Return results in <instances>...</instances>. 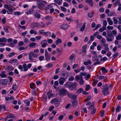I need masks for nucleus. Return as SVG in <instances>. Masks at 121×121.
Masks as SVG:
<instances>
[{
  "label": "nucleus",
  "mask_w": 121,
  "mask_h": 121,
  "mask_svg": "<svg viewBox=\"0 0 121 121\" xmlns=\"http://www.w3.org/2000/svg\"><path fill=\"white\" fill-rule=\"evenodd\" d=\"M56 50L58 53V54L57 55L56 57H58L59 56L61 55V53H60V51L59 48H57L56 49Z\"/></svg>",
  "instance_id": "nucleus-42"
},
{
  "label": "nucleus",
  "mask_w": 121,
  "mask_h": 121,
  "mask_svg": "<svg viewBox=\"0 0 121 121\" xmlns=\"http://www.w3.org/2000/svg\"><path fill=\"white\" fill-rule=\"evenodd\" d=\"M17 61L18 60L16 59H13L12 60H10L9 61V63L10 64L13 63L14 62H17Z\"/></svg>",
  "instance_id": "nucleus-45"
},
{
  "label": "nucleus",
  "mask_w": 121,
  "mask_h": 121,
  "mask_svg": "<svg viewBox=\"0 0 121 121\" xmlns=\"http://www.w3.org/2000/svg\"><path fill=\"white\" fill-rule=\"evenodd\" d=\"M7 40V39L4 37L3 38H0V42H4L5 43L6 42Z\"/></svg>",
  "instance_id": "nucleus-28"
},
{
  "label": "nucleus",
  "mask_w": 121,
  "mask_h": 121,
  "mask_svg": "<svg viewBox=\"0 0 121 121\" xmlns=\"http://www.w3.org/2000/svg\"><path fill=\"white\" fill-rule=\"evenodd\" d=\"M116 39L118 40H121V35L119 34L118 36L116 37Z\"/></svg>",
  "instance_id": "nucleus-46"
},
{
  "label": "nucleus",
  "mask_w": 121,
  "mask_h": 121,
  "mask_svg": "<svg viewBox=\"0 0 121 121\" xmlns=\"http://www.w3.org/2000/svg\"><path fill=\"white\" fill-rule=\"evenodd\" d=\"M72 82H66L65 84V86L67 88H69V89H71V87L70 86L72 85Z\"/></svg>",
  "instance_id": "nucleus-10"
},
{
  "label": "nucleus",
  "mask_w": 121,
  "mask_h": 121,
  "mask_svg": "<svg viewBox=\"0 0 121 121\" xmlns=\"http://www.w3.org/2000/svg\"><path fill=\"white\" fill-rule=\"evenodd\" d=\"M83 90V89L82 88H80L77 90V91L76 92V93L78 94L82 92Z\"/></svg>",
  "instance_id": "nucleus-20"
},
{
  "label": "nucleus",
  "mask_w": 121,
  "mask_h": 121,
  "mask_svg": "<svg viewBox=\"0 0 121 121\" xmlns=\"http://www.w3.org/2000/svg\"><path fill=\"white\" fill-rule=\"evenodd\" d=\"M93 12H90L88 14V17L90 18H92L93 16Z\"/></svg>",
  "instance_id": "nucleus-38"
},
{
  "label": "nucleus",
  "mask_w": 121,
  "mask_h": 121,
  "mask_svg": "<svg viewBox=\"0 0 121 121\" xmlns=\"http://www.w3.org/2000/svg\"><path fill=\"white\" fill-rule=\"evenodd\" d=\"M91 87L89 85H87L86 86L85 90L86 91H88L90 89Z\"/></svg>",
  "instance_id": "nucleus-48"
},
{
  "label": "nucleus",
  "mask_w": 121,
  "mask_h": 121,
  "mask_svg": "<svg viewBox=\"0 0 121 121\" xmlns=\"http://www.w3.org/2000/svg\"><path fill=\"white\" fill-rule=\"evenodd\" d=\"M14 69V68L12 66H8L7 67V69L8 72L13 70Z\"/></svg>",
  "instance_id": "nucleus-23"
},
{
  "label": "nucleus",
  "mask_w": 121,
  "mask_h": 121,
  "mask_svg": "<svg viewBox=\"0 0 121 121\" xmlns=\"http://www.w3.org/2000/svg\"><path fill=\"white\" fill-rule=\"evenodd\" d=\"M17 86L16 84L13 85V86L12 89L14 91H15L17 89Z\"/></svg>",
  "instance_id": "nucleus-40"
},
{
  "label": "nucleus",
  "mask_w": 121,
  "mask_h": 121,
  "mask_svg": "<svg viewBox=\"0 0 121 121\" xmlns=\"http://www.w3.org/2000/svg\"><path fill=\"white\" fill-rule=\"evenodd\" d=\"M85 28V23H84L83 25L82 26V27L80 29V31H83Z\"/></svg>",
  "instance_id": "nucleus-35"
},
{
  "label": "nucleus",
  "mask_w": 121,
  "mask_h": 121,
  "mask_svg": "<svg viewBox=\"0 0 121 121\" xmlns=\"http://www.w3.org/2000/svg\"><path fill=\"white\" fill-rule=\"evenodd\" d=\"M14 52H13L12 53H10L8 55V56H9V57H12V56H14Z\"/></svg>",
  "instance_id": "nucleus-54"
},
{
  "label": "nucleus",
  "mask_w": 121,
  "mask_h": 121,
  "mask_svg": "<svg viewBox=\"0 0 121 121\" xmlns=\"http://www.w3.org/2000/svg\"><path fill=\"white\" fill-rule=\"evenodd\" d=\"M60 28L62 29L65 30L67 29L69 27V26L67 24H63L60 26Z\"/></svg>",
  "instance_id": "nucleus-11"
},
{
  "label": "nucleus",
  "mask_w": 121,
  "mask_h": 121,
  "mask_svg": "<svg viewBox=\"0 0 121 121\" xmlns=\"http://www.w3.org/2000/svg\"><path fill=\"white\" fill-rule=\"evenodd\" d=\"M36 85L34 83H31L30 84V88L32 89L35 88H36Z\"/></svg>",
  "instance_id": "nucleus-16"
},
{
  "label": "nucleus",
  "mask_w": 121,
  "mask_h": 121,
  "mask_svg": "<svg viewBox=\"0 0 121 121\" xmlns=\"http://www.w3.org/2000/svg\"><path fill=\"white\" fill-rule=\"evenodd\" d=\"M82 76H80L79 75H78L76 76L75 77L76 80L77 81H78L79 79L81 80V79Z\"/></svg>",
  "instance_id": "nucleus-43"
},
{
  "label": "nucleus",
  "mask_w": 121,
  "mask_h": 121,
  "mask_svg": "<svg viewBox=\"0 0 121 121\" xmlns=\"http://www.w3.org/2000/svg\"><path fill=\"white\" fill-rule=\"evenodd\" d=\"M107 35L105 36L106 39V40L108 42H111L114 39L113 35L112 33L110 32V31H107Z\"/></svg>",
  "instance_id": "nucleus-1"
},
{
  "label": "nucleus",
  "mask_w": 121,
  "mask_h": 121,
  "mask_svg": "<svg viewBox=\"0 0 121 121\" xmlns=\"http://www.w3.org/2000/svg\"><path fill=\"white\" fill-rule=\"evenodd\" d=\"M72 85L70 86L71 89H69L71 90H72L74 89L75 90H76V86L77 85V83L76 82L73 83L72 82Z\"/></svg>",
  "instance_id": "nucleus-8"
},
{
  "label": "nucleus",
  "mask_w": 121,
  "mask_h": 121,
  "mask_svg": "<svg viewBox=\"0 0 121 121\" xmlns=\"http://www.w3.org/2000/svg\"><path fill=\"white\" fill-rule=\"evenodd\" d=\"M27 65L26 64H23L22 65V67L24 69L23 71H26L28 70V69L27 68Z\"/></svg>",
  "instance_id": "nucleus-29"
},
{
  "label": "nucleus",
  "mask_w": 121,
  "mask_h": 121,
  "mask_svg": "<svg viewBox=\"0 0 121 121\" xmlns=\"http://www.w3.org/2000/svg\"><path fill=\"white\" fill-rule=\"evenodd\" d=\"M75 56V55L73 54H72L70 56L69 60H72L73 59L74 57Z\"/></svg>",
  "instance_id": "nucleus-34"
},
{
  "label": "nucleus",
  "mask_w": 121,
  "mask_h": 121,
  "mask_svg": "<svg viewBox=\"0 0 121 121\" xmlns=\"http://www.w3.org/2000/svg\"><path fill=\"white\" fill-rule=\"evenodd\" d=\"M9 28V26L6 25L3 28V30H4L5 31L6 33H9V31L8 29Z\"/></svg>",
  "instance_id": "nucleus-24"
},
{
  "label": "nucleus",
  "mask_w": 121,
  "mask_h": 121,
  "mask_svg": "<svg viewBox=\"0 0 121 121\" xmlns=\"http://www.w3.org/2000/svg\"><path fill=\"white\" fill-rule=\"evenodd\" d=\"M68 96L69 98H71L73 100H77V95H76L69 93L68 94Z\"/></svg>",
  "instance_id": "nucleus-3"
},
{
  "label": "nucleus",
  "mask_w": 121,
  "mask_h": 121,
  "mask_svg": "<svg viewBox=\"0 0 121 121\" xmlns=\"http://www.w3.org/2000/svg\"><path fill=\"white\" fill-rule=\"evenodd\" d=\"M100 70L101 71H103L104 73H107V70L104 67H101L100 69Z\"/></svg>",
  "instance_id": "nucleus-33"
},
{
  "label": "nucleus",
  "mask_w": 121,
  "mask_h": 121,
  "mask_svg": "<svg viewBox=\"0 0 121 121\" xmlns=\"http://www.w3.org/2000/svg\"><path fill=\"white\" fill-rule=\"evenodd\" d=\"M102 87H103V88H108L109 87L106 84H105V85H103Z\"/></svg>",
  "instance_id": "nucleus-62"
},
{
  "label": "nucleus",
  "mask_w": 121,
  "mask_h": 121,
  "mask_svg": "<svg viewBox=\"0 0 121 121\" xmlns=\"http://www.w3.org/2000/svg\"><path fill=\"white\" fill-rule=\"evenodd\" d=\"M114 23L115 24H117L118 22V20L116 19V17H114L113 18Z\"/></svg>",
  "instance_id": "nucleus-44"
},
{
  "label": "nucleus",
  "mask_w": 121,
  "mask_h": 121,
  "mask_svg": "<svg viewBox=\"0 0 121 121\" xmlns=\"http://www.w3.org/2000/svg\"><path fill=\"white\" fill-rule=\"evenodd\" d=\"M53 6L51 5H48L46 6L45 7V9L46 10L50 9L53 7Z\"/></svg>",
  "instance_id": "nucleus-32"
},
{
  "label": "nucleus",
  "mask_w": 121,
  "mask_h": 121,
  "mask_svg": "<svg viewBox=\"0 0 121 121\" xmlns=\"http://www.w3.org/2000/svg\"><path fill=\"white\" fill-rule=\"evenodd\" d=\"M45 60L47 61H49L50 60V57L49 56L48 54L45 55Z\"/></svg>",
  "instance_id": "nucleus-25"
},
{
  "label": "nucleus",
  "mask_w": 121,
  "mask_h": 121,
  "mask_svg": "<svg viewBox=\"0 0 121 121\" xmlns=\"http://www.w3.org/2000/svg\"><path fill=\"white\" fill-rule=\"evenodd\" d=\"M59 83L60 85H62L65 81V78L61 77L59 79Z\"/></svg>",
  "instance_id": "nucleus-9"
},
{
  "label": "nucleus",
  "mask_w": 121,
  "mask_h": 121,
  "mask_svg": "<svg viewBox=\"0 0 121 121\" xmlns=\"http://www.w3.org/2000/svg\"><path fill=\"white\" fill-rule=\"evenodd\" d=\"M83 64L85 65H91V62L90 60H88L87 61L84 62Z\"/></svg>",
  "instance_id": "nucleus-18"
},
{
  "label": "nucleus",
  "mask_w": 121,
  "mask_h": 121,
  "mask_svg": "<svg viewBox=\"0 0 121 121\" xmlns=\"http://www.w3.org/2000/svg\"><path fill=\"white\" fill-rule=\"evenodd\" d=\"M2 21L3 24L5 23L6 22V18L4 17L2 19Z\"/></svg>",
  "instance_id": "nucleus-63"
},
{
  "label": "nucleus",
  "mask_w": 121,
  "mask_h": 121,
  "mask_svg": "<svg viewBox=\"0 0 121 121\" xmlns=\"http://www.w3.org/2000/svg\"><path fill=\"white\" fill-rule=\"evenodd\" d=\"M9 11H7V13L9 14H11L13 12V9L12 8L10 7L8 9Z\"/></svg>",
  "instance_id": "nucleus-30"
},
{
  "label": "nucleus",
  "mask_w": 121,
  "mask_h": 121,
  "mask_svg": "<svg viewBox=\"0 0 121 121\" xmlns=\"http://www.w3.org/2000/svg\"><path fill=\"white\" fill-rule=\"evenodd\" d=\"M60 100L57 98H54L52 99L50 102L51 104H54L56 107H57L60 104Z\"/></svg>",
  "instance_id": "nucleus-2"
},
{
  "label": "nucleus",
  "mask_w": 121,
  "mask_h": 121,
  "mask_svg": "<svg viewBox=\"0 0 121 121\" xmlns=\"http://www.w3.org/2000/svg\"><path fill=\"white\" fill-rule=\"evenodd\" d=\"M108 44H106L105 46H104V49L106 51H108L109 49V48L108 47Z\"/></svg>",
  "instance_id": "nucleus-53"
},
{
  "label": "nucleus",
  "mask_w": 121,
  "mask_h": 121,
  "mask_svg": "<svg viewBox=\"0 0 121 121\" xmlns=\"http://www.w3.org/2000/svg\"><path fill=\"white\" fill-rule=\"evenodd\" d=\"M60 8L64 12H66L67 11L66 9L63 7H61Z\"/></svg>",
  "instance_id": "nucleus-58"
},
{
  "label": "nucleus",
  "mask_w": 121,
  "mask_h": 121,
  "mask_svg": "<svg viewBox=\"0 0 121 121\" xmlns=\"http://www.w3.org/2000/svg\"><path fill=\"white\" fill-rule=\"evenodd\" d=\"M14 14L15 15H17L19 16L21 14V12L19 11H16L14 12Z\"/></svg>",
  "instance_id": "nucleus-49"
},
{
  "label": "nucleus",
  "mask_w": 121,
  "mask_h": 121,
  "mask_svg": "<svg viewBox=\"0 0 121 121\" xmlns=\"http://www.w3.org/2000/svg\"><path fill=\"white\" fill-rule=\"evenodd\" d=\"M104 8L103 7L100 8L99 9V11L100 12H104Z\"/></svg>",
  "instance_id": "nucleus-64"
},
{
  "label": "nucleus",
  "mask_w": 121,
  "mask_h": 121,
  "mask_svg": "<svg viewBox=\"0 0 121 121\" xmlns=\"http://www.w3.org/2000/svg\"><path fill=\"white\" fill-rule=\"evenodd\" d=\"M91 98V95H89L88 96L86 99L84 101V102H87L90 100Z\"/></svg>",
  "instance_id": "nucleus-26"
},
{
  "label": "nucleus",
  "mask_w": 121,
  "mask_h": 121,
  "mask_svg": "<svg viewBox=\"0 0 121 121\" xmlns=\"http://www.w3.org/2000/svg\"><path fill=\"white\" fill-rule=\"evenodd\" d=\"M34 15L35 18L39 19L41 15L37 12H35L34 13Z\"/></svg>",
  "instance_id": "nucleus-13"
},
{
  "label": "nucleus",
  "mask_w": 121,
  "mask_h": 121,
  "mask_svg": "<svg viewBox=\"0 0 121 121\" xmlns=\"http://www.w3.org/2000/svg\"><path fill=\"white\" fill-rule=\"evenodd\" d=\"M93 0H86L85 1L86 3H89V5L91 6V7H92L93 4Z\"/></svg>",
  "instance_id": "nucleus-12"
},
{
  "label": "nucleus",
  "mask_w": 121,
  "mask_h": 121,
  "mask_svg": "<svg viewBox=\"0 0 121 121\" xmlns=\"http://www.w3.org/2000/svg\"><path fill=\"white\" fill-rule=\"evenodd\" d=\"M87 45H85L82 47V50L84 53H86V48H87Z\"/></svg>",
  "instance_id": "nucleus-15"
},
{
  "label": "nucleus",
  "mask_w": 121,
  "mask_h": 121,
  "mask_svg": "<svg viewBox=\"0 0 121 121\" xmlns=\"http://www.w3.org/2000/svg\"><path fill=\"white\" fill-rule=\"evenodd\" d=\"M30 53V54H31L32 56V57L34 58L37 57L38 56V54L34 53V52H31Z\"/></svg>",
  "instance_id": "nucleus-27"
},
{
  "label": "nucleus",
  "mask_w": 121,
  "mask_h": 121,
  "mask_svg": "<svg viewBox=\"0 0 121 121\" xmlns=\"http://www.w3.org/2000/svg\"><path fill=\"white\" fill-rule=\"evenodd\" d=\"M2 108L3 109V110L4 111H9V110H7L6 108V105H5L2 104Z\"/></svg>",
  "instance_id": "nucleus-52"
},
{
  "label": "nucleus",
  "mask_w": 121,
  "mask_h": 121,
  "mask_svg": "<svg viewBox=\"0 0 121 121\" xmlns=\"http://www.w3.org/2000/svg\"><path fill=\"white\" fill-rule=\"evenodd\" d=\"M14 117V116L13 114L12 113H10L8 116V118H13Z\"/></svg>",
  "instance_id": "nucleus-50"
},
{
  "label": "nucleus",
  "mask_w": 121,
  "mask_h": 121,
  "mask_svg": "<svg viewBox=\"0 0 121 121\" xmlns=\"http://www.w3.org/2000/svg\"><path fill=\"white\" fill-rule=\"evenodd\" d=\"M63 117L64 116L63 115H61L59 117L58 119L59 120L61 121L63 119Z\"/></svg>",
  "instance_id": "nucleus-56"
},
{
  "label": "nucleus",
  "mask_w": 121,
  "mask_h": 121,
  "mask_svg": "<svg viewBox=\"0 0 121 121\" xmlns=\"http://www.w3.org/2000/svg\"><path fill=\"white\" fill-rule=\"evenodd\" d=\"M52 65H53L52 64L49 63L46 65V67L47 68H49L51 67Z\"/></svg>",
  "instance_id": "nucleus-47"
},
{
  "label": "nucleus",
  "mask_w": 121,
  "mask_h": 121,
  "mask_svg": "<svg viewBox=\"0 0 121 121\" xmlns=\"http://www.w3.org/2000/svg\"><path fill=\"white\" fill-rule=\"evenodd\" d=\"M89 109L91 110H93L94 109V106L93 105H91L89 106Z\"/></svg>",
  "instance_id": "nucleus-59"
},
{
  "label": "nucleus",
  "mask_w": 121,
  "mask_h": 121,
  "mask_svg": "<svg viewBox=\"0 0 121 121\" xmlns=\"http://www.w3.org/2000/svg\"><path fill=\"white\" fill-rule=\"evenodd\" d=\"M102 92L104 96H106L109 94L108 88H104L102 90Z\"/></svg>",
  "instance_id": "nucleus-6"
},
{
  "label": "nucleus",
  "mask_w": 121,
  "mask_h": 121,
  "mask_svg": "<svg viewBox=\"0 0 121 121\" xmlns=\"http://www.w3.org/2000/svg\"><path fill=\"white\" fill-rule=\"evenodd\" d=\"M45 19L46 20H50V21H52V17L48 16H46L45 17Z\"/></svg>",
  "instance_id": "nucleus-36"
},
{
  "label": "nucleus",
  "mask_w": 121,
  "mask_h": 121,
  "mask_svg": "<svg viewBox=\"0 0 121 121\" xmlns=\"http://www.w3.org/2000/svg\"><path fill=\"white\" fill-rule=\"evenodd\" d=\"M107 21L109 25H111L113 24V21L111 20L110 18H107Z\"/></svg>",
  "instance_id": "nucleus-21"
},
{
  "label": "nucleus",
  "mask_w": 121,
  "mask_h": 121,
  "mask_svg": "<svg viewBox=\"0 0 121 121\" xmlns=\"http://www.w3.org/2000/svg\"><path fill=\"white\" fill-rule=\"evenodd\" d=\"M98 81L96 80L94 81L92 83V85L93 86H95L96 84L98 83Z\"/></svg>",
  "instance_id": "nucleus-51"
},
{
  "label": "nucleus",
  "mask_w": 121,
  "mask_h": 121,
  "mask_svg": "<svg viewBox=\"0 0 121 121\" xmlns=\"http://www.w3.org/2000/svg\"><path fill=\"white\" fill-rule=\"evenodd\" d=\"M121 110V108L120 106L119 105H118L117 106L116 109V112H119Z\"/></svg>",
  "instance_id": "nucleus-37"
},
{
  "label": "nucleus",
  "mask_w": 121,
  "mask_h": 121,
  "mask_svg": "<svg viewBox=\"0 0 121 121\" xmlns=\"http://www.w3.org/2000/svg\"><path fill=\"white\" fill-rule=\"evenodd\" d=\"M36 44L34 42H32L30 43L29 45V47L32 48H34L35 47Z\"/></svg>",
  "instance_id": "nucleus-22"
},
{
  "label": "nucleus",
  "mask_w": 121,
  "mask_h": 121,
  "mask_svg": "<svg viewBox=\"0 0 121 121\" xmlns=\"http://www.w3.org/2000/svg\"><path fill=\"white\" fill-rule=\"evenodd\" d=\"M77 100H73L72 102L71 105L73 107L75 106L77 104Z\"/></svg>",
  "instance_id": "nucleus-17"
},
{
  "label": "nucleus",
  "mask_w": 121,
  "mask_h": 121,
  "mask_svg": "<svg viewBox=\"0 0 121 121\" xmlns=\"http://www.w3.org/2000/svg\"><path fill=\"white\" fill-rule=\"evenodd\" d=\"M45 6V5L41 2L39 3L38 5V8L41 10L43 9Z\"/></svg>",
  "instance_id": "nucleus-7"
},
{
  "label": "nucleus",
  "mask_w": 121,
  "mask_h": 121,
  "mask_svg": "<svg viewBox=\"0 0 121 121\" xmlns=\"http://www.w3.org/2000/svg\"><path fill=\"white\" fill-rule=\"evenodd\" d=\"M5 71H2L1 73H0V76L1 78H3L7 77L6 75L5 74Z\"/></svg>",
  "instance_id": "nucleus-14"
},
{
  "label": "nucleus",
  "mask_w": 121,
  "mask_h": 121,
  "mask_svg": "<svg viewBox=\"0 0 121 121\" xmlns=\"http://www.w3.org/2000/svg\"><path fill=\"white\" fill-rule=\"evenodd\" d=\"M44 34L50 37L51 35V33L49 31L44 32Z\"/></svg>",
  "instance_id": "nucleus-41"
},
{
  "label": "nucleus",
  "mask_w": 121,
  "mask_h": 121,
  "mask_svg": "<svg viewBox=\"0 0 121 121\" xmlns=\"http://www.w3.org/2000/svg\"><path fill=\"white\" fill-rule=\"evenodd\" d=\"M18 68L20 69L21 71H23V67L21 65H19L18 66Z\"/></svg>",
  "instance_id": "nucleus-61"
},
{
  "label": "nucleus",
  "mask_w": 121,
  "mask_h": 121,
  "mask_svg": "<svg viewBox=\"0 0 121 121\" xmlns=\"http://www.w3.org/2000/svg\"><path fill=\"white\" fill-rule=\"evenodd\" d=\"M92 60L93 62L99 61V58L97 56H93L92 58Z\"/></svg>",
  "instance_id": "nucleus-19"
},
{
  "label": "nucleus",
  "mask_w": 121,
  "mask_h": 121,
  "mask_svg": "<svg viewBox=\"0 0 121 121\" xmlns=\"http://www.w3.org/2000/svg\"><path fill=\"white\" fill-rule=\"evenodd\" d=\"M24 44V43L22 41H20L18 43V45L20 46H23Z\"/></svg>",
  "instance_id": "nucleus-57"
},
{
  "label": "nucleus",
  "mask_w": 121,
  "mask_h": 121,
  "mask_svg": "<svg viewBox=\"0 0 121 121\" xmlns=\"http://www.w3.org/2000/svg\"><path fill=\"white\" fill-rule=\"evenodd\" d=\"M24 102L25 104H26L27 106H29L30 104V101H28V100H26L24 101Z\"/></svg>",
  "instance_id": "nucleus-39"
},
{
  "label": "nucleus",
  "mask_w": 121,
  "mask_h": 121,
  "mask_svg": "<svg viewBox=\"0 0 121 121\" xmlns=\"http://www.w3.org/2000/svg\"><path fill=\"white\" fill-rule=\"evenodd\" d=\"M8 81L6 79H2L0 80V84L2 85H6Z\"/></svg>",
  "instance_id": "nucleus-4"
},
{
  "label": "nucleus",
  "mask_w": 121,
  "mask_h": 121,
  "mask_svg": "<svg viewBox=\"0 0 121 121\" xmlns=\"http://www.w3.org/2000/svg\"><path fill=\"white\" fill-rule=\"evenodd\" d=\"M81 79L80 80V81L79 82V84L80 85H82L84 83V81L82 79V77H81Z\"/></svg>",
  "instance_id": "nucleus-55"
},
{
  "label": "nucleus",
  "mask_w": 121,
  "mask_h": 121,
  "mask_svg": "<svg viewBox=\"0 0 121 121\" xmlns=\"http://www.w3.org/2000/svg\"><path fill=\"white\" fill-rule=\"evenodd\" d=\"M47 40H42L40 43V44H47L46 42H47Z\"/></svg>",
  "instance_id": "nucleus-60"
},
{
  "label": "nucleus",
  "mask_w": 121,
  "mask_h": 121,
  "mask_svg": "<svg viewBox=\"0 0 121 121\" xmlns=\"http://www.w3.org/2000/svg\"><path fill=\"white\" fill-rule=\"evenodd\" d=\"M67 92V91L64 88L61 89L60 91V95L63 96L65 95V93Z\"/></svg>",
  "instance_id": "nucleus-5"
},
{
  "label": "nucleus",
  "mask_w": 121,
  "mask_h": 121,
  "mask_svg": "<svg viewBox=\"0 0 121 121\" xmlns=\"http://www.w3.org/2000/svg\"><path fill=\"white\" fill-rule=\"evenodd\" d=\"M61 42L62 41L60 39L58 38L56 41L55 43L56 45H58V43H61Z\"/></svg>",
  "instance_id": "nucleus-31"
}]
</instances>
